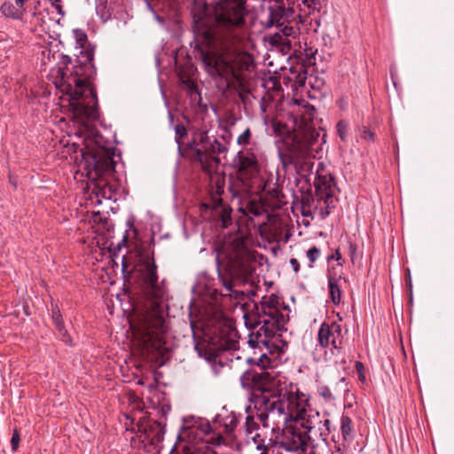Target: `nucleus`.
I'll list each match as a JSON object with an SVG mask.
<instances>
[{"instance_id": "obj_12", "label": "nucleus", "mask_w": 454, "mask_h": 454, "mask_svg": "<svg viewBox=\"0 0 454 454\" xmlns=\"http://www.w3.org/2000/svg\"><path fill=\"white\" fill-rule=\"evenodd\" d=\"M238 176L244 185V192H249L260 172L256 156L251 152H239L236 158Z\"/></svg>"}, {"instance_id": "obj_19", "label": "nucleus", "mask_w": 454, "mask_h": 454, "mask_svg": "<svg viewBox=\"0 0 454 454\" xmlns=\"http://www.w3.org/2000/svg\"><path fill=\"white\" fill-rule=\"evenodd\" d=\"M51 317L56 328L58 329L59 334L62 336L63 340L67 342L69 340V337L67 336V331L63 325L62 316L57 305L54 306L52 304Z\"/></svg>"}, {"instance_id": "obj_22", "label": "nucleus", "mask_w": 454, "mask_h": 454, "mask_svg": "<svg viewBox=\"0 0 454 454\" xmlns=\"http://www.w3.org/2000/svg\"><path fill=\"white\" fill-rule=\"evenodd\" d=\"M341 434L345 440L350 437L352 431V420L348 416H343L340 420Z\"/></svg>"}, {"instance_id": "obj_24", "label": "nucleus", "mask_w": 454, "mask_h": 454, "mask_svg": "<svg viewBox=\"0 0 454 454\" xmlns=\"http://www.w3.org/2000/svg\"><path fill=\"white\" fill-rule=\"evenodd\" d=\"M303 4L312 11H319L326 0H302Z\"/></svg>"}, {"instance_id": "obj_37", "label": "nucleus", "mask_w": 454, "mask_h": 454, "mask_svg": "<svg viewBox=\"0 0 454 454\" xmlns=\"http://www.w3.org/2000/svg\"><path fill=\"white\" fill-rule=\"evenodd\" d=\"M301 215L303 216H311L310 211L309 210H306L304 206L302 207Z\"/></svg>"}, {"instance_id": "obj_20", "label": "nucleus", "mask_w": 454, "mask_h": 454, "mask_svg": "<svg viewBox=\"0 0 454 454\" xmlns=\"http://www.w3.org/2000/svg\"><path fill=\"white\" fill-rule=\"evenodd\" d=\"M1 13L6 18H10L12 20H21L23 18V14L19 8H17L12 2H4L0 7Z\"/></svg>"}, {"instance_id": "obj_27", "label": "nucleus", "mask_w": 454, "mask_h": 454, "mask_svg": "<svg viewBox=\"0 0 454 454\" xmlns=\"http://www.w3.org/2000/svg\"><path fill=\"white\" fill-rule=\"evenodd\" d=\"M251 138V130L247 128L239 137H238V144L244 145L249 143Z\"/></svg>"}, {"instance_id": "obj_10", "label": "nucleus", "mask_w": 454, "mask_h": 454, "mask_svg": "<svg viewBox=\"0 0 454 454\" xmlns=\"http://www.w3.org/2000/svg\"><path fill=\"white\" fill-rule=\"evenodd\" d=\"M319 214L322 218H325L331 214V210L336 207L337 187L332 174L327 171L322 162L317 164L316 171V179L314 182Z\"/></svg>"}, {"instance_id": "obj_25", "label": "nucleus", "mask_w": 454, "mask_h": 454, "mask_svg": "<svg viewBox=\"0 0 454 454\" xmlns=\"http://www.w3.org/2000/svg\"><path fill=\"white\" fill-rule=\"evenodd\" d=\"M320 250L317 247H312L307 251V257L310 262V267H312L313 263L319 258Z\"/></svg>"}, {"instance_id": "obj_6", "label": "nucleus", "mask_w": 454, "mask_h": 454, "mask_svg": "<svg viewBox=\"0 0 454 454\" xmlns=\"http://www.w3.org/2000/svg\"><path fill=\"white\" fill-rule=\"evenodd\" d=\"M176 142L179 153L192 162L200 165L202 170L212 175L218 168L220 159L218 155L226 151V147L216 139L211 141L207 131L199 130L193 135L192 140L182 148V139L187 135L185 127L182 124L175 126Z\"/></svg>"}, {"instance_id": "obj_11", "label": "nucleus", "mask_w": 454, "mask_h": 454, "mask_svg": "<svg viewBox=\"0 0 454 454\" xmlns=\"http://www.w3.org/2000/svg\"><path fill=\"white\" fill-rule=\"evenodd\" d=\"M135 278L144 289L153 299L162 295V290L158 286L157 266L153 257L143 256L134 268Z\"/></svg>"}, {"instance_id": "obj_16", "label": "nucleus", "mask_w": 454, "mask_h": 454, "mask_svg": "<svg viewBox=\"0 0 454 454\" xmlns=\"http://www.w3.org/2000/svg\"><path fill=\"white\" fill-rule=\"evenodd\" d=\"M207 207H212L215 211V216H217L221 221L222 226L227 228L231 223V208L223 204V200L220 196L212 198V206L206 205Z\"/></svg>"}, {"instance_id": "obj_2", "label": "nucleus", "mask_w": 454, "mask_h": 454, "mask_svg": "<svg viewBox=\"0 0 454 454\" xmlns=\"http://www.w3.org/2000/svg\"><path fill=\"white\" fill-rule=\"evenodd\" d=\"M241 386L254 392L256 416L263 427L283 428L281 446L288 451L305 453L319 413L308 406L305 395L294 391L267 372L249 370L240 376Z\"/></svg>"}, {"instance_id": "obj_1", "label": "nucleus", "mask_w": 454, "mask_h": 454, "mask_svg": "<svg viewBox=\"0 0 454 454\" xmlns=\"http://www.w3.org/2000/svg\"><path fill=\"white\" fill-rule=\"evenodd\" d=\"M246 0H215L214 4L195 8V31L207 43L200 55L211 76L227 82H242L253 66L250 54L239 49L245 25Z\"/></svg>"}, {"instance_id": "obj_43", "label": "nucleus", "mask_w": 454, "mask_h": 454, "mask_svg": "<svg viewBox=\"0 0 454 454\" xmlns=\"http://www.w3.org/2000/svg\"><path fill=\"white\" fill-rule=\"evenodd\" d=\"M192 454H199V453L192 452Z\"/></svg>"}, {"instance_id": "obj_42", "label": "nucleus", "mask_w": 454, "mask_h": 454, "mask_svg": "<svg viewBox=\"0 0 454 454\" xmlns=\"http://www.w3.org/2000/svg\"><path fill=\"white\" fill-rule=\"evenodd\" d=\"M257 449L261 450L262 449L261 445H257Z\"/></svg>"}, {"instance_id": "obj_34", "label": "nucleus", "mask_w": 454, "mask_h": 454, "mask_svg": "<svg viewBox=\"0 0 454 454\" xmlns=\"http://www.w3.org/2000/svg\"><path fill=\"white\" fill-rule=\"evenodd\" d=\"M349 251H350L351 261L353 263H355L356 247L354 245H350Z\"/></svg>"}, {"instance_id": "obj_38", "label": "nucleus", "mask_w": 454, "mask_h": 454, "mask_svg": "<svg viewBox=\"0 0 454 454\" xmlns=\"http://www.w3.org/2000/svg\"><path fill=\"white\" fill-rule=\"evenodd\" d=\"M292 30H293V28H292V27L288 28L287 27H286L284 28V33H285L286 35H291V31H292Z\"/></svg>"}, {"instance_id": "obj_13", "label": "nucleus", "mask_w": 454, "mask_h": 454, "mask_svg": "<svg viewBox=\"0 0 454 454\" xmlns=\"http://www.w3.org/2000/svg\"><path fill=\"white\" fill-rule=\"evenodd\" d=\"M84 160L88 168V174L96 176L110 175L114 172L115 162L113 157L106 151L97 150L84 155Z\"/></svg>"}, {"instance_id": "obj_9", "label": "nucleus", "mask_w": 454, "mask_h": 454, "mask_svg": "<svg viewBox=\"0 0 454 454\" xmlns=\"http://www.w3.org/2000/svg\"><path fill=\"white\" fill-rule=\"evenodd\" d=\"M238 424V418L233 411L223 409L210 424L200 421L190 428V434H195L199 441L215 445L228 444L232 440V433Z\"/></svg>"}, {"instance_id": "obj_17", "label": "nucleus", "mask_w": 454, "mask_h": 454, "mask_svg": "<svg viewBox=\"0 0 454 454\" xmlns=\"http://www.w3.org/2000/svg\"><path fill=\"white\" fill-rule=\"evenodd\" d=\"M145 433L152 444H159L163 440L165 429L161 423L150 421L145 427Z\"/></svg>"}, {"instance_id": "obj_15", "label": "nucleus", "mask_w": 454, "mask_h": 454, "mask_svg": "<svg viewBox=\"0 0 454 454\" xmlns=\"http://www.w3.org/2000/svg\"><path fill=\"white\" fill-rule=\"evenodd\" d=\"M296 0H276L278 5L272 9L270 17L271 23L277 26H283L286 21L294 18V4Z\"/></svg>"}, {"instance_id": "obj_7", "label": "nucleus", "mask_w": 454, "mask_h": 454, "mask_svg": "<svg viewBox=\"0 0 454 454\" xmlns=\"http://www.w3.org/2000/svg\"><path fill=\"white\" fill-rule=\"evenodd\" d=\"M256 318L253 327L258 328L250 335L249 342L254 346H269L270 339L285 329L288 317L284 313L286 308L276 295L264 298L255 306Z\"/></svg>"}, {"instance_id": "obj_8", "label": "nucleus", "mask_w": 454, "mask_h": 454, "mask_svg": "<svg viewBox=\"0 0 454 454\" xmlns=\"http://www.w3.org/2000/svg\"><path fill=\"white\" fill-rule=\"evenodd\" d=\"M134 333L146 353L161 352L165 340L166 331L162 310L155 302L153 309L139 316L137 323H130Z\"/></svg>"}, {"instance_id": "obj_33", "label": "nucleus", "mask_w": 454, "mask_h": 454, "mask_svg": "<svg viewBox=\"0 0 454 454\" xmlns=\"http://www.w3.org/2000/svg\"><path fill=\"white\" fill-rule=\"evenodd\" d=\"M290 264L292 265L294 270L298 272L300 270V263L295 258L290 259Z\"/></svg>"}, {"instance_id": "obj_4", "label": "nucleus", "mask_w": 454, "mask_h": 454, "mask_svg": "<svg viewBox=\"0 0 454 454\" xmlns=\"http://www.w3.org/2000/svg\"><path fill=\"white\" fill-rule=\"evenodd\" d=\"M94 54L90 50L81 51L73 71L62 74V90L69 95V104L74 118L81 123L96 121L98 116V98L90 78L95 73Z\"/></svg>"}, {"instance_id": "obj_41", "label": "nucleus", "mask_w": 454, "mask_h": 454, "mask_svg": "<svg viewBox=\"0 0 454 454\" xmlns=\"http://www.w3.org/2000/svg\"><path fill=\"white\" fill-rule=\"evenodd\" d=\"M356 366H362V364L361 363H357Z\"/></svg>"}, {"instance_id": "obj_31", "label": "nucleus", "mask_w": 454, "mask_h": 454, "mask_svg": "<svg viewBox=\"0 0 454 454\" xmlns=\"http://www.w3.org/2000/svg\"><path fill=\"white\" fill-rule=\"evenodd\" d=\"M27 0H15V6L21 11V13L24 15L27 12L26 3Z\"/></svg>"}, {"instance_id": "obj_29", "label": "nucleus", "mask_w": 454, "mask_h": 454, "mask_svg": "<svg viewBox=\"0 0 454 454\" xmlns=\"http://www.w3.org/2000/svg\"><path fill=\"white\" fill-rule=\"evenodd\" d=\"M20 442V432L17 428H15L13 430L12 436L11 439V445H12V450H14V451L17 450Z\"/></svg>"}, {"instance_id": "obj_30", "label": "nucleus", "mask_w": 454, "mask_h": 454, "mask_svg": "<svg viewBox=\"0 0 454 454\" xmlns=\"http://www.w3.org/2000/svg\"><path fill=\"white\" fill-rule=\"evenodd\" d=\"M362 138L367 141H372L374 139V134L366 128H364L362 132Z\"/></svg>"}, {"instance_id": "obj_23", "label": "nucleus", "mask_w": 454, "mask_h": 454, "mask_svg": "<svg viewBox=\"0 0 454 454\" xmlns=\"http://www.w3.org/2000/svg\"><path fill=\"white\" fill-rule=\"evenodd\" d=\"M93 192L97 195V197L101 196L103 198L110 199L112 189L106 183H104L103 184H95Z\"/></svg>"}, {"instance_id": "obj_14", "label": "nucleus", "mask_w": 454, "mask_h": 454, "mask_svg": "<svg viewBox=\"0 0 454 454\" xmlns=\"http://www.w3.org/2000/svg\"><path fill=\"white\" fill-rule=\"evenodd\" d=\"M344 335L341 325L337 322H323L317 333V341L324 348L332 346L339 351L342 348Z\"/></svg>"}, {"instance_id": "obj_36", "label": "nucleus", "mask_w": 454, "mask_h": 454, "mask_svg": "<svg viewBox=\"0 0 454 454\" xmlns=\"http://www.w3.org/2000/svg\"><path fill=\"white\" fill-rule=\"evenodd\" d=\"M322 395H324L325 397L330 398L332 394L328 388H325V390H323Z\"/></svg>"}, {"instance_id": "obj_26", "label": "nucleus", "mask_w": 454, "mask_h": 454, "mask_svg": "<svg viewBox=\"0 0 454 454\" xmlns=\"http://www.w3.org/2000/svg\"><path fill=\"white\" fill-rule=\"evenodd\" d=\"M336 129L340 138L345 141L348 132V124L344 121H340L336 125Z\"/></svg>"}, {"instance_id": "obj_21", "label": "nucleus", "mask_w": 454, "mask_h": 454, "mask_svg": "<svg viewBox=\"0 0 454 454\" xmlns=\"http://www.w3.org/2000/svg\"><path fill=\"white\" fill-rule=\"evenodd\" d=\"M329 292L333 302L334 304L340 303L341 298V291L337 280L333 277H329Z\"/></svg>"}, {"instance_id": "obj_39", "label": "nucleus", "mask_w": 454, "mask_h": 454, "mask_svg": "<svg viewBox=\"0 0 454 454\" xmlns=\"http://www.w3.org/2000/svg\"><path fill=\"white\" fill-rule=\"evenodd\" d=\"M270 449L264 448L263 450L260 454H273V452L270 453Z\"/></svg>"}, {"instance_id": "obj_35", "label": "nucleus", "mask_w": 454, "mask_h": 454, "mask_svg": "<svg viewBox=\"0 0 454 454\" xmlns=\"http://www.w3.org/2000/svg\"><path fill=\"white\" fill-rule=\"evenodd\" d=\"M340 258H341V255H340V252L338 250H336L335 254H332L331 256H329L328 260H331V259L340 260Z\"/></svg>"}, {"instance_id": "obj_18", "label": "nucleus", "mask_w": 454, "mask_h": 454, "mask_svg": "<svg viewBox=\"0 0 454 454\" xmlns=\"http://www.w3.org/2000/svg\"><path fill=\"white\" fill-rule=\"evenodd\" d=\"M233 330H230V337L221 335L217 340H213V344L217 350H234L238 347V341L231 339V335H235Z\"/></svg>"}, {"instance_id": "obj_32", "label": "nucleus", "mask_w": 454, "mask_h": 454, "mask_svg": "<svg viewBox=\"0 0 454 454\" xmlns=\"http://www.w3.org/2000/svg\"><path fill=\"white\" fill-rule=\"evenodd\" d=\"M264 192H266L267 193H270L273 198H275L276 200H279V197L281 195V192L278 189V188H272L271 190H266V187L264 186L263 189H262Z\"/></svg>"}, {"instance_id": "obj_40", "label": "nucleus", "mask_w": 454, "mask_h": 454, "mask_svg": "<svg viewBox=\"0 0 454 454\" xmlns=\"http://www.w3.org/2000/svg\"><path fill=\"white\" fill-rule=\"evenodd\" d=\"M330 424V420L329 419H325L324 420V426L326 427V430L329 431L328 429V426Z\"/></svg>"}, {"instance_id": "obj_5", "label": "nucleus", "mask_w": 454, "mask_h": 454, "mask_svg": "<svg viewBox=\"0 0 454 454\" xmlns=\"http://www.w3.org/2000/svg\"><path fill=\"white\" fill-rule=\"evenodd\" d=\"M217 272L219 281L222 283L224 293L223 296H229L239 302L245 298L242 291L235 290V281L247 282L255 270V256L247 249L241 242L224 245L218 252Z\"/></svg>"}, {"instance_id": "obj_28", "label": "nucleus", "mask_w": 454, "mask_h": 454, "mask_svg": "<svg viewBox=\"0 0 454 454\" xmlns=\"http://www.w3.org/2000/svg\"><path fill=\"white\" fill-rule=\"evenodd\" d=\"M245 427H246L247 432L251 434L253 431H254L258 427V425L254 421V417L247 416V419H246Z\"/></svg>"}, {"instance_id": "obj_3", "label": "nucleus", "mask_w": 454, "mask_h": 454, "mask_svg": "<svg viewBox=\"0 0 454 454\" xmlns=\"http://www.w3.org/2000/svg\"><path fill=\"white\" fill-rule=\"evenodd\" d=\"M298 109L294 110L295 118L300 119V125L285 142V148L279 152L281 162L285 168L294 166L301 176L312 173L315 154L314 146L317 143L320 132L310 125L316 109L305 100H295Z\"/></svg>"}]
</instances>
